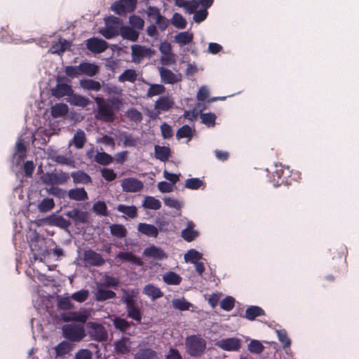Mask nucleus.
<instances>
[{
  "label": "nucleus",
  "instance_id": "nucleus-1",
  "mask_svg": "<svg viewBox=\"0 0 359 359\" xmlns=\"http://www.w3.org/2000/svg\"><path fill=\"white\" fill-rule=\"evenodd\" d=\"M94 100L97 104L95 118L105 123L113 122L116 118L114 107H116V109H118L121 101L117 97H114L107 101L100 97H96Z\"/></svg>",
  "mask_w": 359,
  "mask_h": 359
},
{
  "label": "nucleus",
  "instance_id": "nucleus-2",
  "mask_svg": "<svg viewBox=\"0 0 359 359\" xmlns=\"http://www.w3.org/2000/svg\"><path fill=\"white\" fill-rule=\"evenodd\" d=\"M206 341L199 334L187 337L185 348L187 353L191 357L201 356L206 348Z\"/></svg>",
  "mask_w": 359,
  "mask_h": 359
},
{
  "label": "nucleus",
  "instance_id": "nucleus-3",
  "mask_svg": "<svg viewBox=\"0 0 359 359\" xmlns=\"http://www.w3.org/2000/svg\"><path fill=\"white\" fill-rule=\"evenodd\" d=\"M62 330L63 337L72 341H79L86 336L84 327L81 325L67 324Z\"/></svg>",
  "mask_w": 359,
  "mask_h": 359
},
{
  "label": "nucleus",
  "instance_id": "nucleus-4",
  "mask_svg": "<svg viewBox=\"0 0 359 359\" xmlns=\"http://www.w3.org/2000/svg\"><path fill=\"white\" fill-rule=\"evenodd\" d=\"M145 13L149 20H155V22L161 32H164L169 26V20L161 15L158 8L149 6Z\"/></svg>",
  "mask_w": 359,
  "mask_h": 359
},
{
  "label": "nucleus",
  "instance_id": "nucleus-5",
  "mask_svg": "<svg viewBox=\"0 0 359 359\" xmlns=\"http://www.w3.org/2000/svg\"><path fill=\"white\" fill-rule=\"evenodd\" d=\"M57 84L55 88L51 90L52 95L57 97L60 98L66 95L70 96L73 91L72 86L69 83H65L64 81H67L65 76L57 77Z\"/></svg>",
  "mask_w": 359,
  "mask_h": 359
},
{
  "label": "nucleus",
  "instance_id": "nucleus-6",
  "mask_svg": "<svg viewBox=\"0 0 359 359\" xmlns=\"http://www.w3.org/2000/svg\"><path fill=\"white\" fill-rule=\"evenodd\" d=\"M88 333L91 339L97 341H104L108 338V333L102 324L91 323Z\"/></svg>",
  "mask_w": 359,
  "mask_h": 359
},
{
  "label": "nucleus",
  "instance_id": "nucleus-7",
  "mask_svg": "<svg viewBox=\"0 0 359 359\" xmlns=\"http://www.w3.org/2000/svg\"><path fill=\"white\" fill-rule=\"evenodd\" d=\"M215 346L224 351H237L241 347V341L236 337L226 338L216 341Z\"/></svg>",
  "mask_w": 359,
  "mask_h": 359
},
{
  "label": "nucleus",
  "instance_id": "nucleus-8",
  "mask_svg": "<svg viewBox=\"0 0 359 359\" xmlns=\"http://www.w3.org/2000/svg\"><path fill=\"white\" fill-rule=\"evenodd\" d=\"M86 48L93 53H101L108 48V43L103 39L95 37L90 38L86 41Z\"/></svg>",
  "mask_w": 359,
  "mask_h": 359
},
{
  "label": "nucleus",
  "instance_id": "nucleus-9",
  "mask_svg": "<svg viewBox=\"0 0 359 359\" xmlns=\"http://www.w3.org/2000/svg\"><path fill=\"white\" fill-rule=\"evenodd\" d=\"M83 259L86 264L93 266H100L105 263L102 255L93 250H88L84 252Z\"/></svg>",
  "mask_w": 359,
  "mask_h": 359
},
{
  "label": "nucleus",
  "instance_id": "nucleus-10",
  "mask_svg": "<svg viewBox=\"0 0 359 359\" xmlns=\"http://www.w3.org/2000/svg\"><path fill=\"white\" fill-rule=\"evenodd\" d=\"M121 187L126 192H138L143 189V183L133 177L125 178L121 181Z\"/></svg>",
  "mask_w": 359,
  "mask_h": 359
},
{
  "label": "nucleus",
  "instance_id": "nucleus-11",
  "mask_svg": "<svg viewBox=\"0 0 359 359\" xmlns=\"http://www.w3.org/2000/svg\"><path fill=\"white\" fill-rule=\"evenodd\" d=\"M175 102L168 95L161 96L155 102L154 109L160 114L161 111H168L173 107Z\"/></svg>",
  "mask_w": 359,
  "mask_h": 359
},
{
  "label": "nucleus",
  "instance_id": "nucleus-12",
  "mask_svg": "<svg viewBox=\"0 0 359 359\" xmlns=\"http://www.w3.org/2000/svg\"><path fill=\"white\" fill-rule=\"evenodd\" d=\"M131 49V55L134 61H140L145 57H150L152 54V50L150 48L141 45H133Z\"/></svg>",
  "mask_w": 359,
  "mask_h": 359
},
{
  "label": "nucleus",
  "instance_id": "nucleus-13",
  "mask_svg": "<svg viewBox=\"0 0 359 359\" xmlns=\"http://www.w3.org/2000/svg\"><path fill=\"white\" fill-rule=\"evenodd\" d=\"M196 224L192 221L187 223V226L181 231L182 238L187 242H191L199 236V231L195 230Z\"/></svg>",
  "mask_w": 359,
  "mask_h": 359
},
{
  "label": "nucleus",
  "instance_id": "nucleus-14",
  "mask_svg": "<svg viewBox=\"0 0 359 359\" xmlns=\"http://www.w3.org/2000/svg\"><path fill=\"white\" fill-rule=\"evenodd\" d=\"M88 318V316L83 312L78 311H69L67 313H63L61 315V319L64 322H79L81 323H85Z\"/></svg>",
  "mask_w": 359,
  "mask_h": 359
},
{
  "label": "nucleus",
  "instance_id": "nucleus-15",
  "mask_svg": "<svg viewBox=\"0 0 359 359\" xmlns=\"http://www.w3.org/2000/svg\"><path fill=\"white\" fill-rule=\"evenodd\" d=\"M290 172L289 168H285L281 164H276L273 177L274 179L277 177L278 180H280V184H287L289 183L287 177L290 176Z\"/></svg>",
  "mask_w": 359,
  "mask_h": 359
},
{
  "label": "nucleus",
  "instance_id": "nucleus-16",
  "mask_svg": "<svg viewBox=\"0 0 359 359\" xmlns=\"http://www.w3.org/2000/svg\"><path fill=\"white\" fill-rule=\"evenodd\" d=\"M159 73L161 81L165 84H174L180 79L170 69L165 67H160Z\"/></svg>",
  "mask_w": 359,
  "mask_h": 359
},
{
  "label": "nucleus",
  "instance_id": "nucleus-17",
  "mask_svg": "<svg viewBox=\"0 0 359 359\" xmlns=\"http://www.w3.org/2000/svg\"><path fill=\"white\" fill-rule=\"evenodd\" d=\"M119 34L123 39L135 42L137 41L140 32L130 26L123 25L120 29Z\"/></svg>",
  "mask_w": 359,
  "mask_h": 359
},
{
  "label": "nucleus",
  "instance_id": "nucleus-18",
  "mask_svg": "<svg viewBox=\"0 0 359 359\" xmlns=\"http://www.w3.org/2000/svg\"><path fill=\"white\" fill-rule=\"evenodd\" d=\"M137 230L142 234L154 238L158 236L159 231L154 225L147 223H140L137 226Z\"/></svg>",
  "mask_w": 359,
  "mask_h": 359
},
{
  "label": "nucleus",
  "instance_id": "nucleus-19",
  "mask_svg": "<svg viewBox=\"0 0 359 359\" xmlns=\"http://www.w3.org/2000/svg\"><path fill=\"white\" fill-rule=\"evenodd\" d=\"M127 316L133 320H135L138 323H141L142 320V311L141 309L138 306L137 302L126 306Z\"/></svg>",
  "mask_w": 359,
  "mask_h": 359
},
{
  "label": "nucleus",
  "instance_id": "nucleus-20",
  "mask_svg": "<svg viewBox=\"0 0 359 359\" xmlns=\"http://www.w3.org/2000/svg\"><path fill=\"white\" fill-rule=\"evenodd\" d=\"M68 197L69 199L76 201H86L88 198V194L83 187L69 190Z\"/></svg>",
  "mask_w": 359,
  "mask_h": 359
},
{
  "label": "nucleus",
  "instance_id": "nucleus-21",
  "mask_svg": "<svg viewBox=\"0 0 359 359\" xmlns=\"http://www.w3.org/2000/svg\"><path fill=\"white\" fill-rule=\"evenodd\" d=\"M155 157L163 162L167 161L171 156L170 147L166 146L156 145L154 147Z\"/></svg>",
  "mask_w": 359,
  "mask_h": 359
},
{
  "label": "nucleus",
  "instance_id": "nucleus-22",
  "mask_svg": "<svg viewBox=\"0 0 359 359\" xmlns=\"http://www.w3.org/2000/svg\"><path fill=\"white\" fill-rule=\"evenodd\" d=\"M71 177H72L73 182L75 184H87L92 182L90 176L81 170L72 172L71 173Z\"/></svg>",
  "mask_w": 359,
  "mask_h": 359
},
{
  "label": "nucleus",
  "instance_id": "nucleus-23",
  "mask_svg": "<svg viewBox=\"0 0 359 359\" xmlns=\"http://www.w3.org/2000/svg\"><path fill=\"white\" fill-rule=\"evenodd\" d=\"M68 102L72 105L83 108L88 106L90 102L88 97H86L81 95L74 94L73 93L69 96Z\"/></svg>",
  "mask_w": 359,
  "mask_h": 359
},
{
  "label": "nucleus",
  "instance_id": "nucleus-24",
  "mask_svg": "<svg viewBox=\"0 0 359 359\" xmlns=\"http://www.w3.org/2000/svg\"><path fill=\"white\" fill-rule=\"evenodd\" d=\"M70 46L71 43L69 41L60 39L57 43L50 47V52L53 54L61 55Z\"/></svg>",
  "mask_w": 359,
  "mask_h": 359
},
{
  "label": "nucleus",
  "instance_id": "nucleus-25",
  "mask_svg": "<svg viewBox=\"0 0 359 359\" xmlns=\"http://www.w3.org/2000/svg\"><path fill=\"white\" fill-rule=\"evenodd\" d=\"M134 359H159L158 353L151 348H142L135 355Z\"/></svg>",
  "mask_w": 359,
  "mask_h": 359
},
{
  "label": "nucleus",
  "instance_id": "nucleus-26",
  "mask_svg": "<svg viewBox=\"0 0 359 359\" xmlns=\"http://www.w3.org/2000/svg\"><path fill=\"white\" fill-rule=\"evenodd\" d=\"M123 297L121 298V302L126 304V306H128L135 303H137V297L138 292L135 290H126L123 289Z\"/></svg>",
  "mask_w": 359,
  "mask_h": 359
},
{
  "label": "nucleus",
  "instance_id": "nucleus-27",
  "mask_svg": "<svg viewBox=\"0 0 359 359\" xmlns=\"http://www.w3.org/2000/svg\"><path fill=\"white\" fill-rule=\"evenodd\" d=\"M144 255L158 259H163L166 257L164 251L154 245L147 248L144 252Z\"/></svg>",
  "mask_w": 359,
  "mask_h": 359
},
{
  "label": "nucleus",
  "instance_id": "nucleus-28",
  "mask_svg": "<svg viewBox=\"0 0 359 359\" xmlns=\"http://www.w3.org/2000/svg\"><path fill=\"white\" fill-rule=\"evenodd\" d=\"M67 216L76 222L85 223L88 222V214L87 212L81 211L79 209H74L67 213Z\"/></svg>",
  "mask_w": 359,
  "mask_h": 359
},
{
  "label": "nucleus",
  "instance_id": "nucleus-29",
  "mask_svg": "<svg viewBox=\"0 0 359 359\" xmlns=\"http://www.w3.org/2000/svg\"><path fill=\"white\" fill-rule=\"evenodd\" d=\"M72 348V344L67 341H62L54 348L57 357H62L68 354Z\"/></svg>",
  "mask_w": 359,
  "mask_h": 359
},
{
  "label": "nucleus",
  "instance_id": "nucleus-30",
  "mask_svg": "<svg viewBox=\"0 0 359 359\" xmlns=\"http://www.w3.org/2000/svg\"><path fill=\"white\" fill-rule=\"evenodd\" d=\"M143 292L152 299H158L163 295V293L161 292L160 288L156 287L153 284H148L145 285L143 289Z\"/></svg>",
  "mask_w": 359,
  "mask_h": 359
},
{
  "label": "nucleus",
  "instance_id": "nucleus-31",
  "mask_svg": "<svg viewBox=\"0 0 359 359\" xmlns=\"http://www.w3.org/2000/svg\"><path fill=\"white\" fill-rule=\"evenodd\" d=\"M142 206L147 209L157 210L161 208V203L155 197L147 196L144 198Z\"/></svg>",
  "mask_w": 359,
  "mask_h": 359
},
{
  "label": "nucleus",
  "instance_id": "nucleus-32",
  "mask_svg": "<svg viewBox=\"0 0 359 359\" xmlns=\"http://www.w3.org/2000/svg\"><path fill=\"white\" fill-rule=\"evenodd\" d=\"M116 210L131 219H134L137 216V209L135 205L128 206L123 204H119L116 207Z\"/></svg>",
  "mask_w": 359,
  "mask_h": 359
},
{
  "label": "nucleus",
  "instance_id": "nucleus-33",
  "mask_svg": "<svg viewBox=\"0 0 359 359\" xmlns=\"http://www.w3.org/2000/svg\"><path fill=\"white\" fill-rule=\"evenodd\" d=\"M116 293L110 290L98 288L95 293V299L98 302H104L116 297Z\"/></svg>",
  "mask_w": 359,
  "mask_h": 359
},
{
  "label": "nucleus",
  "instance_id": "nucleus-34",
  "mask_svg": "<svg viewBox=\"0 0 359 359\" xmlns=\"http://www.w3.org/2000/svg\"><path fill=\"white\" fill-rule=\"evenodd\" d=\"M81 74L93 76L98 72V66L90 62H81L80 64Z\"/></svg>",
  "mask_w": 359,
  "mask_h": 359
},
{
  "label": "nucleus",
  "instance_id": "nucleus-35",
  "mask_svg": "<svg viewBox=\"0 0 359 359\" xmlns=\"http://www.w3.org/2000/svg\"><path fill=\"white\" fill-rule=\"evenodd\" d=\"M264 311L257 306H251L245 311V318L250 320H253L255 318L264 316Z\"/></svg>",
  "mask_w": 359,
  "mask_h": 359
},
{
  "label": "nucleus",
  "instance_id": "nucleus-36",
  "mask_svg": "<svg viewBox=\"0 0 359 359\" xmlns=\"http://www.w3.org/2000/svg\"><path fill=\"white\" fill-rule=\"evenodd\" d=\"M68 112V107L66 104L58 103L51 107V115L54 118L65 116Z\"/></svg>",
  "mask_w": 359,
  "mask_h": 359
},
{
  "label": "nucleus",
  "instance_id": "nucleus-37",
  "mask_svg": "<svg viewBox=\"0 0 359 359\" xmlns=\"http://www.w3.org/2000/svg\"><path fill=\"white\" fill-rule=\"evenodd\" d=\"M72 142L76 149H82L86 142L84 131L81 129H78L74 135Z\"/></svg>",
  "mask_w": 359,
  "mask_h": 359
},
{
  "label": "nucleus",
  "instance_id": "nucleus-38",
  "mask_svg": "<svg viewBox=\"0 0 359 359\" xmlns=\"http://www.w3.org/2000/svg\"><path fill=\"white\" fill-rule=\"evenodd\" d=\"M109 229L111 234L118 238H123L127 236V229L123 224H114Z\"/></svg>",
  "mask_w": 359,
  "mask_h": 359
},
{
  "label": "nucleus",
  "instance_id": "nucleus-39",
  "mask_svg": "<svg viewBox=\"0 0 359 359\" xmlns=\"http://www.w3.org/2000/svg\"><path fill=\"white\" fill-rule=\"evenodd\" d=\"M92 210L97 215L104 217L109 215L107 204L104 201H98L95 202L93 205Z\"/></svg>",
  "mask_w": 359,
  "mask_h": 359
},
{
  "label": "nucleus",
  "instance_id": "nucleus-40",
  "mask_svg": "<svg viewBox=\"0 0 359 359\" xmlns=\"http://www.w3.org/2000/svg\"><path fill=\"white\" fill-rule=\"evenodd\" d=\"M341 250H342L341 252H338V250L335 248L330 250L331 255H334L336 252H337V260L338 262V265H339V266L337 267V269L336 270V271H337V272H340L341 269H345L346 267V258H345V255H344V248H341Z\"/></svg>",
  "mask_w": 359,
  "mask_h": 359
},
{
  "label": "nucleus",
  "instance_id": "nucleus-41",
  "mask_svg": "<svg viewBox=\"0 0 359 359\" xmlns=\"http://www.w3.org/2000/svg\"><path fill=\"white\" fill-rule=\"evenodd\" d=\"M117 257L122 260L127 261L139 266L142 264L140 259L131 252H121L118 254Z\"/></svg>",
  "mask_w": 359,
  "mask_h": 359
},
{
  "label": "nucleus",
  "instance_id": "nucleus-42",
  "mask_svg": "<svg viewBox=\"0 0 359 359\" xmlns=\"http://www.w3.org/2000/svg\"><path fill=\"white\" fill-rule=\"evenodd\" d=\"M137 74L135 69H129L125 70L119 76L118 81L121 82L129 81L134 83L137 80Z\"/></svg>",
  "mask_w": 359,
  "mask_h": 359
},
{
  "label": "nucleus",
  "instance_id": "nucleus-43",
  "mask_svg": "<svg viewBox=\"0 0 359 359\" xmlns=\"http://www.w3.org/2000/svg\"><path fill=\"white\" fill-rule=\"evenodd\" d=\"M81 87L88 90L98 91L101 89V84L99 81L93 79H85L81 81Z\"/></svg>",
  "mask_w": 359,
  "mask_h": 359
},
{
  "label": "nucleus",
  "instance_id": "nucleus-44",
  "mask_svg": "<svg viewBox=\"0 0 359 359\" xmlns=\"http://www.w3.org/2000/svg\"><path fill=\"white\" fill-rule=\"evenodd\" d=\"M95 161L100 165H108L113 162L114 158L106 152H98L95 156Z\"/></svg>",
  "mask_w": 359,
  "mask_h": 359
},
{
  "label": "nucleus",
  "instance_id": "nucleus-45",
  "mask_svg": "<svg viewBox=\"0 0 359 359\" xmlns=\"http://www.w3.org/2000/svg\"><path fill=\"white\" fill-rule=\"evenodd\" d=\"M71 297H63L57 299V306L58 309L67 311L74 308V305L71 302Z\"/></svg>",
  "mask_w": 359,
  "mask_h": 359
},
{
  "label": "nucleus",
  "instance_id": "nucleus-46",
  "mask_svg": "<svg viewBox=\"0 0 359 359\" xmlns=\"http://www.w3.org/2000/svg\"><path fill=\"white\" fill-rule=\"evenodd\" d=\"M105 24L109 27H112L117 32H120V29L123 26V20L118 17L111 15L105 20Z\"/></svg>",
  "mask_w": 359,
  "mask_h": 359
},
{
  "label": "nucleus",
  "instance_id": "nucleus-47",
  "mask_svg": "<svg viewBox=\"0 0 359 359\" xmlns=\"http://www.w3.org/2000/svg\"><path fill=\"white\" fill-rule=\"evenodd\" d=\"M163 280L168 285H179L182 278L175 272L170 271L163 276Z\"/></svg>",
  "mask_w": 359,
  "mask_h": 359
},
{
  "label": "nucleus",
  "instance_id": "nucleus-48",
  "mask_svg": "<svg viewBox=\"0 0 359 359\" xmlns=\"http://www.w3.org/2000/svg\"><path fill=\"white\" fill-rule=\"evenodd\" d=\"M193 39V34L188 32H180L175 36V41L182 46L189 43Z\"/></svg>",
  "mask_w": 359,
  "mask_h": 359
},
{
  "label": "nucleus",
  "instance_id": "nucleus-49",
  "mask_svg": "<svg viewBox=\"0 0 359 359\" xmlns=\"http://www.w3.org/2000/svg\"><path fill=\"white\" fill-rule=\"evenodd\" d=\"M165 91V88L162 84H151L149 88L147 96L148 97H152L156 95L163 94Z\"/></svg>",
  "mask_w": 359,
  "mask_h": 359
},
{
  "label": "nucleus",
  "instance_id": "nucleus-50",
  "mask_svg": "<svg viewBox=\"0 0 359 359\" xmlns=\"http://www.w3.org/2000/svg\"><path fill=\"white\" fill-rule=\"evenodd\" d=\"M55 206L53 198H46L43 199L38 205V209L41 212H46L51 210Z\"/></svg>",
  "mask_w": 359,
  "mask_h": 359
},
{
  "label": "nucleus",
  "instance_id": "nucleus-51",
  "mask_svg": "<svg viewBox=\"0 0 359 359\" xmlns=\"http://www.w3.org/2000/svg\"><path fill=\"white\" fill-rule=\"evenodd\" d=\"M202 258V255L194 249H191L184 255V259L187 262L196 264Z\"/></svg>",
  "mask_w": 359,
  "mask_h": 359
},
{
  "label": "nucleus",
  "instance_id": "nucleus-52",
  "mask_svg": "<svg viewBox=\"0 0 359 359\" xmlns=\"http://www.w3.org/2000/svg\"><path fill=\"white\" fill-rule=\"evenodd\" d=\"M172 24L178 29H184L187 26V21L183 16L177 13H175L171 20Z\"/></svg>",
  "mask_w": 359,
  "mask_h": 359
},
{
  "label": "nucleus",
  "instance_id": "nucleus-53",
  "mask_svg": "<svg viewBox=\"0 0 359 359\" xmlns=\"http://www.w3.org/2000/svg\"><path fill=\"white\" fill-rule=\"evenodd\" d=\"M216 118V115L210 112L201 114V122L208 127H213L215 125Z\"/></svg>",
  "mask_w": 359,
  "mask_h": 359
},
{
  "label": "nucleus",
  "instance_id": "nucleus-54",
  "mask_svg": "<svg viewBox=\"0 0 359 359\" xmlns=\"http://www.w3.org/2000/svg\"><path fill=\"white\" fill-rule=\"evenodd\" d=\"M129 23L130 24L131 27L135 29H137V31L142 29L144 26V20L136 15H133L129 18Z\"/></svg>",
  "mask_w": 359,
  "mask_h": 359
},
{
  "label": "nucleus",
  "instance_id": "nucleus-55",
  "mask_svg": "<svg viewBox=\"0 0 359 359\" xmlns=\"http://www.w3.org/2000/svg\"><path fill=\"white\" fill-rule=\"evenodd\" d=\"M172 305L175 309L180 311H187L190 309L191 304L184 299H177L172 301Z\"/></svg>",
  "mask_w": 359,
  "mask_h": 359
},
{
  "label": "nucleus",
  "instance_id": "nucleus-56",
  "mask_svg": "<svg viewBox=\"0 0 359 359\" xmlns=\"http://www.w3.org/2000/svg\"><path fill=\"white\" fill-rule=\"evenodd\" d=\"M114 348L116 353L121 354H127L130 351L125 339L116 341Z\"/></svg>",
  "mask_w": 359,
  "mask_h": 359
},
{
  "label": "nucleus",
  "instance_id": "nucleus-57",
  "mask_svg": "<svg viewBox=\"0 0 359 359\" xmlns=\"http://www.w3.org/2000/svg\"><path fill=\"white\" fill-rule=\"evenodd\" d=\"M89 296V292L88 290H81L78 292L73 293L71 298L79 303L84 302Z\"/></svg>",
  "mask_w": 359,
  "mask_h": 359
},
{
  "label": "nucleus",
  "instance_id": "nucleus-58",
  "mask_svg": "<svg viewBox=\"0 0 359 359\" xmlns=\"http://www.w3.org/2000/svg\"><path fill=\"white\" fill-rule=\"evenodd\" d=\"M127 117L132 121L138 123L142 120V113L135 108H131L126 111Z\"/></svg>",
  "mask_w": 359,
  "mask_h": 359
},
{
  "label": "nucleus",
  "instance_id": "nucleus-59",
  "mask_svg": "<svg viewBox=\"0 0 359 359\" xmlns=\"http://www.w3.org/2000/svg\"><path fill=\"white\" fill-rule=\"evenodd\" d=\"M176 136L177 139L190 138L192 137V130L188 125H184L178 129Z\"/></svg>",
  "mask_w": 359,
  "mask_h": 359
},
{
  "label": "nucleus",
  "instance_id": "nucleus-60",
  "mask_svg": "<svg viewBox=\"0 0 359 359\" xmlns=\"http://www.w3.org/2000/svg\"><path fill=\"white\" fill-rule=\"evenodd\" d=\"M235 306V299L231 296H227L220 302L221 308L226 311H229L233 309Z\"/></svg>",
  "mask_w": 359,
  "mask_h": 359
},
{
  "label": "nucleus",
  "instance_id": "nucleus-61",
  "mask_svg": "<svg viewBox=\"0 0 359 359\" xmlns=\"http://www.w3.org/2000/svg\"><path fill=\"white\" fill-rule=\"evenodd\" d=\"M103 285L105 286L106 287H116L120 283V280L118 278L109 275H105L103 278Z\"/></svg>",
  "mask_w": 359,
  "mask_h": 359
},
{
  "label": "nucleus",
  "instance_id": "nucleus-62",
  "mask_svg": "<svg viewBox=\"0 0 359 359\" xmlns=\"http://www.w3.org/2000/svg\"><path fill=\"white\" fill-rule=\"evenodd\" d=\"M111 10L119 15H125L127 13H129L121 0L115 1L111 5Z\"/></svg>",
  "mask_w": 359,
  "mask_h": 359
},
{
  "label": "nucleus",
  "instance_id": "nucleus-63",
  "mask_svg": "<svg viewBox=\"0 0 359 359\" xmlns=\"http://www.w3.org/2000/svg\"><path fill=\"white\" fill-rule=\"evenodd\" d=\"M203 182L198 178L187 179L185 182V187L189 189L196 190L199 189Z\"/></svg>",
  "mask_w": 359,
  "mask_h": 359
},
{
  "label": "nucleus",
  "instance_id": "nucleus-64",
  "mask_svg": "<svg viewBox=\"0 0 359 359\" xmlns=\"http://www.w3.org/2000/svg\"><path fill=\"white\" fill-rule=\"evenodd\" d=\"M65 72L67 76L72 79L81 74L80 65L78 66H67L65 67Z\"/></svg>",
  "mask_w": 359,
  "mask_h": 359
}]
</instances>
